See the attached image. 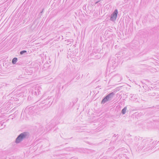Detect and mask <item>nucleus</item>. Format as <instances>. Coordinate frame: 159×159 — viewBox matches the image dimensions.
<instances>
[{"label":"nucleus","mask_w":159,"mask_h":159,"mask_svg":"<svg viewBox=\"0 0 159 159\" xmlns=\"http://www.w3.org/2000/svg\"><path fill=\"white\" fill-rule=\"evenodd\" d=\"M29 133L27 132H24L19 134L16 140V143H20L23 139L25 138L28 136Z\"/></svg>","instance_id":"1"},{"label":"nucleus","mask_w":159,"mask_h":159,"mask_svg":"<svg viewBox=\"0 0 159 159\" xmlns=\"http://www.w3.org/2000/svg\"><path fill=\"white\" fill-rule=\"evenodd\" d=\"M115 95L114 92H111L106 96L102 100V104H104L108 101H111Z\"/></svg>","instance_id":"2"},{"label":"nucleus","mask_w":159,"mask_h":159,"mask_svg":"<svg viewBox=\"0 0 159 159\" xmlns=\"http://www.w3.org/2000/svg\"><path fill=\"white\" fill-rule=\"evenodd\" d=\"M118 11H114L111 15L110 20L114 21L116 20L118 14Z\"/></svg>","instance_id":"3"},{"label":"nucleus","mask_w":159,"mask_h":159,"mask_svg":"<svg viewBox=\"0 0 159 159\" xmlns=\"http://www.w3.org/2000/svg\"><path fill=\"white\" fill-rule=\"evenodd\" d=\"M44 101H46V102H43V103H45L46 102L48 103V105H49V106H50L52 104L53 102V100L52 98V97H51L50 98H46Z\"/></svg>","instance_id":"4"},{"label":"nucleus","mask_w":159,"mask_h":159,"mask_svg":"<svg viewBox=\"0 0 159 159\" xmlns=\"http://www.w3.org/2000/svg\"><path fill=\"white\" fill-rule=\"evenodd\" d=\"M127 110V107H124V108L121 111V113L123 114H125L126 111Z\"/></svg>","instance_id":"5"},{"label":"nucleus","mask_w":159,"mask_h":159,"mask_svg":"<svg viewBox=\"0 0 159 159\" xmlns=\"http://www.w3.org/2000/svg\"><path fill=\"white\" fill-rule=\"evenodd\" d=\"M17 61V59L16 57H14L12 60V63L13 64H15Z\"/></svg>","instance_id":"6"},{"label":"nucleus","mask_w":159,"mask_h":159,"mask_svg":"<svg viewBox=\"0 0 159 159\" xmlns=\"http://www.w3.org/2000/svg\"><path fill=\"white\" fill-rule=\"evenodd\" d=\"M35 91L34 92V94L35 95H37V93H38V95H39L40 93V91L39 90V89H38L37 90L36 89H35Z\"/></svg>","instance_id":"7"},{"label":"nucleus","mask_w":159,"mask_h":159,"mask_svg":"<svg viewBox=\"0 0 159 159\" xmlns=\"http://www.w3.org/2000/svg\"><path fill=\"white\" fill-rule=\"evenodd\" d=\"M116 77H118L119 78V79H118V81H120L122 79V78L120 76V75L119 74H117L116 76Z\"/></svg>","instance_id":"8"},{"label":"nucleus","mask_w":159,"mask_h":159,"mask_svg":"<svg viewBox=\"0 0 159 159\" xmlns=\"http://www.w3.org/2000/svg\"><path fill=\"white\" fill-rule=\"evenodd\" d=\"M27 52L25 50H23L20 52V55H23L24 53H26Z\"/></svg>","instance_id":"9"},{"label":"nucleus","mask_w":159,"mask_h":159,"mask_svg":"<svg viewBox=\"0 0 159 159\" xmlns=\"http://www.w3.org/2000/svg\"><path fill=\"white\" fill-rule=\"evenodd\" d=\"M99 2H100V1H97V2H96L95 3V4H97V5L98 6H99V5H100V3Z\"/></svg>","instance_id":"10"},{"label":"nucleus","mask_w":159,"mask_h":159,"mask_svg":"<svg viewBox=\"0 0 159 159\" xmlns=\"http://www.w3.org/2000/svg\"><path fill=\"white\" fill-rule=\"evenodd\" d=\"M43 11H41L40 12L41 13H42L43 12Z\"/></svg>","instance_id":"11"},{"label":"nucleus","mask_w":159,"mask_h":159,"mask_svg":"<svg viewBox=\"0 0 159 159\" xmlns=\"http://www.w3.org/2000/svg\"><path fill=\"white\" fill-rule=\"evenodd\" d=\"M131 98H132V96H131Z\"/></svg>","instance_id":"12"},{"label":"nucleus","mask_w":159,"mask_h":159,"mask_svg":"<svg viewBox=\"0 0 159 159\" xmlns=\"http://www.w3.org/2000/svg\"><path fill=\"white\" fill-rule=\"evenodd\" d=\"M159 143V141H158V142H157V143Z\"/></svg>","instance_id":"13"}]
</instances>
